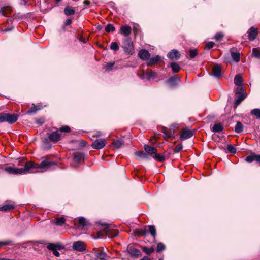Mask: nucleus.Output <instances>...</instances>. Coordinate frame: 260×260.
Instances as JSON below:
<instances>
[{"label": "nucleus", "mask_w": 260, "mask_h": 260, "mask_svg": "<svg viewBox=\"0 0 260 260\" xmlns=\"http://www.w3.org/2000/svg\"><path fill=\"white\" fill-rule=\"evenodd\" d=\"M55 165V162L49 161L48 159L42 160L40 163H35L32 161H28L25 164L24 168H16L12 167H7L5 168V170L10 174H26L40 172L38 170L39 169H42L44 171H46L47 169Z\"/></svg>", "instance_id": "1"}, {"label": "nucleus", "mask_w": 260, "mask_h": 260, "mask_svg": "<svg viewBox=\"0 0 260 260\" xmlns=\"http://www.w3.org/2000/svg\"><path fill=\"white\" fill-rule=\"evenodd\" d=\"M70 131L71 128L68 126L66 125L60 127L57 131L50 133L48 136L49 139L50 141L56 143L60 140L62 137V134L59 133V132L68 133Z\"/></svg>", "instance_id": "2"}, {"label": "nucleus", "mask_w": 260, "mask_h": 260, "mask_svg": "<svg viewBox=\"0 0 260 260\" xmlns=\"http://www.w3.org/2000/svg\"><path fill=\"white\" fill-rule=\"evenodd\" d=\"M18 118V115L16 114L0 113V122H7L12 124L15 122Z\"/></svg>", "instance_id": "3"}, {"label": "nucleus", "mask_w": 260, "mask_h": 260, "mask_svg": "<svg viewBox=\"0 0 260 260\" xmlns=\"http://www.w3.org/2000/svg\"><path fill=\"white\" fill-rule=\"evenodd\" d=\"M122 48L125 53L129 55L134 53L133 43L129 38H125L123 39Z\"/></svg>", "instance_id": "4"}, {"label": "nucleus", "mask_w": 260, "mask_h": 260, "mask_svg": "<svg viewBox=\"0 0 260 260\" xmlns=\"http://www.w3.org/2000/svg\"><path fill=\"white\" fill-rule=\"evenodd\" d=\"M47 248L49 250L52 251L54 255L58 257L60 254L57 251V250L62 249L64 247L59 244L50 243L47 246Z\"/></svg>", "instance_id": "5"}, {"label": "nucleus", "mask_w": 260, "mask_h": 260, "mask_svg": "<svg viewBox=\"0 0 260 260\" xmlns=\"http://www.w3.org/2000/svg\"><path fill=\"white\" fill-rule=\"evenodd\" d=\"M107 143L105 139H98L94 141L91 144V146L93 149H101L104 147Z\"/></svg>", "instance_id": "6"}, {"label": "nucleus", "mask_w": 260, "mask_h": 260, "mask_svg": "<svg viewBox=\"0 0 260 260\" xmlns=\"http://www.w3.org/2000/svg\"><path fill=\"white\" fill-rule=\"evenodd\" d=\"M72 248L76 251L81 252L85 250L86 246L83 242L78 241L73 243Z\"/></svg>", "instance_id": "7"}, {"label": "nucleus", "mask_w": 260, "mask_h": 260, "mask_svg": "<svg viewBox=\"0 0 260 260\" xmlns=\"http://www.w3.org/2000/svg\"><path fill=\"white\" fill-rule=\"evenodd\" d=\"M127 250L129 254L133 257L138 258L141 256L142 254L140 251L135 248L134 246H128Z\"/></svg>", "instance_id": "8"}, {"label": "nucleus", "mask_w": 260, "mask_h": 260, "mask_svg": "<svg viewBox=\"0 0 260 260\" xmlns=\"http://www.w3.org/2000/svg\"><path fill=\"white\" fill-rule=\"evenodd\" d=\"M193 135L192 131L187 129L186 128L182 129L180 134V139L181 140H186L191 138Z\"/></svg>", "instance_id": "9"}, {"label": "nucleus", "mask_w": 260, "mask_h": 260, "mask_svg": "<svg viewBox=\"0 0 260 260\" xmlns=\"http://www.w3.org/2000/svg\"><path fill=\"white\" fill-rule=\"evenodd\" d=\"M15 208L14 203L9 202L5 203L3 206L0 207V211L7 212L13 210Z\"/></svg>", "instance_id": "10"}, {"label": "nucleus", "mask_w": 260, "mask_h": 260, "mask_svg": "<svg viewBox=\"0 0 260 260\" xmlns=\"http://www.w3.org/2000/svg\"><path fill=\"white\" fill-rule=\"evenodd\" d=\"M248 39L250 41H253L255 40L258 35L257 29L254 27H251L248 30Z\"/></svg>", "instance_id": "11"}, {"label": "nucleus", "mask_w": 260, "mask_h": 260, "mask_svg": "<svg viewBox=\"0 0 260 260\" xmlns=\"http://www.w3.org/2000/svg\"><path fill=\"white\" fill-rule=\"evenodd\" d=\"M167 56L171 60H177L180 58V54L179 51L174 49L168 53Z\"/></svg>", "instance_id": "12"}, {"label": "nucleus", "mask_w": 260, "mask_h": 260, "mask_svg": "<svg viewBox=\"0 0 260 260\" xmlns=\"http://www.w3.org/2000/svg\"><path fill=\"white\" fill-rule=\"evenodd\" d=\"M132 32V28L131 27L127 25H122L120 28V33L126 37L128 36Z\"/></svg>", "instance_id": "13"}, {"label": "nucleus", "mask_w": 260, "mask_h": 260, "mask_svg": "<svg viewBox=\"0 0 260 260\" xmlns=\"http://www.w3.org/2000/svg\"><path fill=\"white\" fill-rule=\"evenodd\" d=\"M139 57L143 60H147L150 57V54L146 50H141L138 53Z\"/></svg>", "instance_id": "14"}, {"label": "nucleus", "mask_w": 260, "mask_h": 260, "mask_svg": "<svg viewBox=\"0 0 260 260\" xmlns=\"http://www.w3.org/2000/svg\"><path fill=\"white\" fill-rule=\"evenodd\" d=\"M245 160L249 162L255 160L257 162L260 163V155L252 153L250 155L247 156L245 158Z\"/></svg>", "instance_id": "15"}, {"label": "nucleus", "mask_w": 260, "mask_h": 260, "mask_svg": "<svg viewBox=\"0 0 260 260\" xmlns=\"http://www.w3.org/2000/svg\"><path fill=\"white\" fill-rule=\"evenodd\" d=\"M221 67L219 64L214 66L212 68V73L214 76L219 77L221 75Z\"/></svg>", "instance_id": "16"}, {"label": "nucleus", "mask_w": 260, "mask_h": 260, "mask_svg": "<svg viewBox=\"0 0 260 260\" xmlns=\"http://www.w3.org/2000/svg\"><path fill=\"white\" fill-rule=\"evenodd\" d=\"M95 256L100 260L108 259V256L107 255L106 253L102 251L97 252L95 253Z\"/></svg>", "instance_id": "17"}, {"label": "nucleus", "mask_w": 260, "mask_h": 260, "mask_svg": "<svg viewBox=\"0 0 260 260\" xmlns=\"http://www.w3.org/2000/svg\"><path fill=\"white\" fill-rule=\"evenodd\" d=\"M145 151L150 155L154 154L157 152V150L155 148L150 146L147 145L144 146Z\"/></svg>", "instance_id": "18"}, {"label": "nucleus", "mask_w": 260, "mask_h": 260, "mask_svg": "<svg viewBox=\"0 0 260 260\" xmlns=\"http://www.w3.org/2000/svg\"><path fill=\"white\" fill-rule=\"evenodd\" d=\"M161 57L159 55H156V56L151 58L148 61V66H150L153 65L154 64L157 63L160 60Z\"/></svg>", "instance_id": "19"}, {"label": "nucleus", "mask_w": 260, "mask_h": 260, "mask_svg": "<svg viewBox=\"0 0 260 260\" xmlns=\"http://www.w3.org/2000/svg\"><path fill=\"white\" fill-rule=\"evenodd\" d=\"M179 81H180V79L177 76H173L169 79L168 80V83L170 85L174 86L175 85L176 83Z\"/></svg>", "instance_id": "20"}, {"label": "nucleus", "mask_w": 260, "mask_h": 260, "mask_svg": "<svg viewBox=\"0 0 260 260\" xmlns=\"http://www.w3.org/2000/svg\"><path fill=\"white\" fill-rule=\"evenodd\" d=\"M146 228L147 229V233H150L153 237L155 238L156 235V231L155 226L153 225H150L146 226Z\"/></svg>", "instance_id": "21"}, {"label": "nucleus", "mask_w": 260, "mask_h": 260, "mask_svg": "<svg viewBox=\"0 0 260 260\" xmlns=\"http://www.w3.org/2000/svg\"><path fill=\"white\" fill-rule=\"evenodd\" d=\"M223 129V127L221 123H215L213 128L212 131L213 132H220Z\"/></svg>", "instance_id": "22"}, {"label": "nucleus", "mask_w": 260, "mask_h": 260, "mask_svg": "<svg viewBox=\"0 0 260 260\" xmlns=\"http://www.w3.org/2000/svg\"><path fill=\"white\" fill-rule=\"evenodd\" d=\"M12 12V8L9 6L3 7L1 9V12L4 16H7Z\"/></svg>", "instance_id": "23"}, {"label": "nucleus", "mask_w": 260, "mask_h": 260, "mask_svg": "<svg viewBox=\"0 0 260 260\" xmlns=\"http://www.w3.org/2000/svg\"><path fill=\"white\" fill-rule=\"evenodd\" d=\"M64 12L67 16H69L74 14L75 11L73 8L67 6L65 8Z\"/></svg>", "instance_id": "24"}, {"label": "nucleus", "mask_w": 260, "mask_h": 260, "mask_svg": "<svg viewBox=\"0 0 260 260\" xmlns=\"http://www.w3.org/2000/svg\"><path fill=\"white\" fill-rule=\"evenodd\" d=\"M84 154L82 153H78L76 154L74 157V160L78 163L80 162L84 159Z\"/></svg>", "instance_id": "25"}, {"label": "nucleus", "mask_w": 260, "mask_h": 260, "mask_svg": "<svg viewBox=\"0 0 260 260\" xmlns=\"http://www.w3.org/2000/svg\"><path fill=\"white\" fill-rule=\"evenodd\" d=\"M112 145L115 148H119L123 146V143L120 140H114L112 143Z\"/></svg>", "instance_id": "26"}, {"label": "nucleus", "mask_w": 260, "mask_h": 260, "mask_svg": "<svg viewBox=\"0 0 260 260\" xmlns=\"http://www.w3.org/2000/svg\"><path fill=\"white\" fill-rule=\"evenodd\" d=\"M243 128V124L241 122H237L235 127V132L237 133H240L242 132Z\"/></svg>", "instance_id": "27"}, {"label": "nucleus", "mask_w": 260, "mask_h": 260, "mask_svg": "<svg viewBox=\"0 0 260 260\" xmlns=\"http://www.w3.org/2000/svg\"><path fill=\"white\" fill-rule=\"evenodd\" d=\"M234 83L238 86H241L242 83V78L239 75H236L234 78Z\"/></svg>", "instance_id": "28"}, {"label": "nucleus", "mask_w": 260, "mask_h": 260, "mask_svg": "<svg viewBox=\"0 0 260 260\" xmlns=\"http://www.w3.org/2000/svg\"><path fill=\"white\" fill-rule=\"evenodd\" d=\"M66 222V219L64 217H61L57 218L54 222L56 225L58 226H62Z\"/></svg>", "instance_id": "29"}, {"label": "nucleus", "mask_w": 260, "mask_h": 260, "mask_svg": "<svg viewBox=\"0 0 260 260\" xmlns=\"http://www.w3.org/2000/svg\"><path fill=\"white\" fill-rule=\"evenodd\" d=\"M170 67H171L174 73L178 72L180 70V66L176 62H172L170 64Z\"/></svg>", "instance_id": "30"}, {"label": "nucleus", "mask_w": 260, "mask_h": 260, "mask_svg": "<svg viewBox=\"0 0 260 260\" xmlns=\"http://www.w3.org/2000/svg\"><path fill=\"white\" fill-rule=\"evenodd\" d=\"M245 98V96L244 94L239 96L235 102V107L236 108Z\"/></svg>", "instance_id": "31"}, {"label": "nucleus", "mask_w": 260, "mask_h": 260, "mask_svg": "<svg viewBox=\"0 0 260 260\" xmlns=\"http://www.w3.org/2000/svg\"><path fill=\"white\" fill-rule=\"evenodd\" d=\"M142 250L144 252L148 255L151 254L154 251V249L153 248H148L147 247H142Z\"/></svg>", "instance_id": "32"}, {"label": "nucleus", "mask_w": 260, "mask_h": 260, "mask_svg": "<svg viewBox=\"0 0 260 260\" xmlns=\"http://www.w3.org/2000/svg\"><path fill=\"white\" fill-rule=\"evenodd\" d=\"M252 115H254L257 119H260V109H254L250 112Z\"/></svg>", "instance_id": "33"}, {"label": "nucleus", "mask_w": 260, "mask_h": 260, "mask_svg": "<svg viewBox=\"0 0 260 260\" xmlns=\"http://www.w3.org/2000/svg\"><path fill=\"white\" fill-rule=\"evenodd\" d=\"M232 57L236 62H239L240 60V54L238 52H232Z\"/></svg>", "instance_id": "34"}, {"label": "nucleus", "mask_w": 260, "mask_h": 260, "mask_svg": "<svg viewBox=\"0 0 260 260\" xmlns=\"http://www.w3.org/2000/svg\"><path fill=\"white\" fill-rule=\"evenodd\" d=\"M40 109H41V107H39L38 108H37V106H35L34 104H32V106L30 107V108L27 111V113L30 114V113H35Z\"/></svg>", "instance_id": "35"}, {"label": "nucleus", "mask_w": 260, "mask_h": 260, "mask_svg": "<svg viewBox=\"0 0 260 260\" xmlns=\"http://www.w3.org/2000/svg\"><path fill=\"white\" fill-rule=\"evenodd\" d=\"M115 30L114 26L111 24H108L105 27V31L107 32H113Z\"/></svg>", "instance_id": "36"}, {"label": "nucleus", "mask_w": 260, "mask_h": 260, "mask_svg": "<svg viewBox=\"0 0 260 260\" xmlns=\"http://www.w3.org/2000/svg\"><path fill=\"white\" fill-rule=\"evenodd\" d=\"M252 54L255 57L257 58H260V51H259L258 49L256 48H253Z\"/></svg>", "instance_id": "37"}, {"label": "nucleus", "mask_w": 260, "mask_h": 260, "mask_svg": "<svg viewBox=\"0 0 260 260\" xmlns=\"http://www.w3.org/2000/svg\"><path fill=\"white\" fill-rule=\"evenodd\" d=\"M189 57L190 58H194L198 54V51L197 49H190L189 51Z\"/></svg>", "instance_id": "38"}, {"label": "nucleus", "mask_w": 260, "mask_h": 260, "mask_svg": "<svg viewBox=\"0 0 260 260\" xmlns=\"http://www.w3.org/2000/svg\"><path fill=\"white\" fill-rule=\"evenodd\" d=\"M110 48L114 51H117L119 50V47L117 43L112 42L110 45Z\"/></svg>", "instance_id": "39"}, {"label": "nucleus", "mask_w": 260, "mask_h": 260, "mask_svg": "<svg viewBox=\"0 0 260 260\" xmlns=\"http://www.w3.org/2000/svg\"><path fill=\"white\" fill-rule=\"evenodd\" d=\"M153 157L159 161H162L165 160V157L162 155L157 154V152L154 154Z\"/></svg>", "instance_id": "40"}, {"label": "nucleus", "mask_w": 260, "mask_h": 260, "mask_svg": "<svg viewBox=\"0 0 260 260\" xmlns=\"http://www.w3.org/2000/svg\"><path fill=\"white\" fill-rule=\"evenodd\" d=\"M79 224L82 226H85L87 224V222L84 218L80 217L79 218Z\"/></svg>", "instance_id": "41"}, {"label": "nucleus", "mask_w": 260, "mask_h": 260, "mask_svg": "<svg viewBox=\"0 0 260 260\" xmlns=\"http://www.w3.org/2000/svg\"><path fill=\"white\" fill-rule=\"evenodd\" d=\"M114 64H115L114 62H109V63H107V64H106L104 68H105L106 71H109L111 70L112 68L114 66Z\"/></svg>", "instance_id": "42"}, {"label": "nucleus", "mask_w": 260, "mask_h": 260, "mask_svg": "<svg viewBox=\"0 0 260 260\" xmlns=\"http://www.w3.org/2000/svg\"><path fill=\"white\" fill-rule=\"evenodd\" d=\"M165 249V245L162 243H159L157 246V252H159Z\"/></svg>", "instance_id": "43"}, {"label": "nucleus", "mask_w": 260, "mask_h": 260, "mask_svg": "<svg viewBox=\"0 0 260 260\" xmlns=\"http://www.w3.org/2000/svg\"><path fill=\"white\" fill-rule=\"evenodd\" d=\"M163 133L164 134V138L166 140H167L171 137V134L168 132V131L167 128L164 129Z\"/></svg>", "instance_id": "44"}, {"label": "nucleus", "mask_w": 260, "mask_h": 260, "mask_svg": "<svg viewBox=\"0 0 260 260\" xmlns=\"http://www.w3.org/2000/svg\"><path fill=\"white\" fill-rule=\"evenodd\" d=\"M228 150L229 152L234 154L236 153L237 151L236 149L232 145H228Z\"/></svg>", "instance_id": "45"}, {"label": "nucleus", "mask_w": 260, "mask_h": 260, "mask_svg": "<svg viewBox=\"0 0 260 260\" xmlns=\"http://www.w3.org/2000/svg\"><path fill=\"white\" fill-rule=\"evenodd\" d=\"M28 161H26L25 159L24 158H20L18 160L17 166H25V164ZM25 167H24V168Z\"/></svg>", "instance_id": "46"}, {"label": "nucleus", "mask_w": 260, "mask_h": 260, "mask_svg": "<svg viewBox=\"0 0 260 260\" xmlns=\"http://www.w3.org/2000/svg\"><path fill=\"white\" fill-rule=\"evenodd\" d=\"M223 37V34L222 32H218L217 33L215 37H214V38L216 40V41H220Z\"/></svg>", "instance_id": "47"}, {"label": "nucleus", "mask_w": 260, "mask_h": 260, "mask_svg": "<svg viewBox=\"0 0 260 260\" xmlns=\"http://www.w3.org/2000/svg\"><path fill=\"white\" fill-rule=\"evenodd\" d=\"M136 154L141 158H147V155L143 152L138 151L136 152Z\"/></svg>", "instance_id": "48"}, {"label": "nucleus", "mask_w": 260, "mask_h": 260, "mask_svg": "<svg viewBox=\"0 0 260 260\" xmlns=\"http://www.w3.org/2000/svg\"><path fill=\"white\" fill-rule=\"evenodd\" d=\"M182 149V145L181 144H178L175 148L174 152L175 153H178Z\"/></svg>", "instance_id": "49"}, {"label": "nucleus", "mask_w": 260, "mask_h": 260, "mask_svg": "<svg viewBox=\"0 0 260 260\" xmlns=\"http://www.w3.org/2000/svg\"><path fill=\"white\" fill-rule=\"evenodd\" d=\"M214 45V43L213 42H210L208 43L205 46V49H210L212 48Z\"/></svg>", "instance_id": "50"}, {"label": "nucleus", "mask_w": 260, "mask_h": 260, "mask_svg": "<svg viewBox=\"0 0 260 260\" xmlns=\"http://www.w3.org/2000/svg\"><path fill=\"white\" fill-rule=\"evenodd\" d=\"M147 229L146 228V227L144 228V229H142L141 230H140L138 231V234L140 235H144L147 234Z\"/></svg>", "instance_id": "51"}, {"label": "nucleus", "mask_w": 260, "mask_h": 260, "mask_svg": "<svg viewBox=\"0 0 260 260\" xmlns=\"http://www.w3.org/2000/svg\"><path fill=\"white\" fill-rule=\"evenodd\" d=\"M10 243V241H6L4 242L0 241V248L3 246L9 245Z\"/></svg>", "instance_id": "52"}, {"label": "nucleus", "mask_w": 260, "mask_h": 260, "mask_svg": "<svg viewBox=\"0 0 260 260\" xmlns=\"http://www.w3.org/2000/svg\"><path fill=\"white\" fill-rule=\"evenodd\" d=\"M45 122V119L44 118H41L40 119H37L36 120V122L37 123H39L40 124H42L44 123Z\"/></svg>", "instance_id": "53"}, {"label": "nucleus", "mask_w": 260, "mask_h": 260, "mask_svg": "<svg viewBox=\"0 0 260 260\" xmlns=\"http://www.w3.org/2000/svg\"><path fill=\"white\" fill-rule=\"evenodd\" d=\"M102 135V133L100 132H97L92 135V137H98Z\"/></svg>", "instance_id": "54"}, {"label": "nucleus", "mask_w": 260, "mask_h": 260, "mask_svg": "<svg viewBox=\"0 0 260 260\" xmlns=\"http://www.w3.org/2000/svg\"><path fill=\"white\" fill-rule=\"evenodd\" d=\"M148 76L151 77H155V73L152 71H150L149 73H148Z\"/></svg>", "instance_id": "55"}, {"label": "nucleus", "mask_w": 260, "mask_h": 260, "mask_svg": "<svg viewBox=\"0 0 260 260\" xmlns=\"http://www.w3.org/2000/svg\"><path fill=\"white\" fill-rule=\"evenodd\" d=\"M72 22V21L71 19H68L66 20V22H65V25H69L70 24H71Z\"/></svg>", "instance_id": "56"}, {"label": "nucleus", "mask_w": 260, "mask_h": 260, "mask_svg": "<svg viewBox=\"0 0 260 260\" xmlns=\"http://www.w3.org/2000/svg\"><path fill=\"white\" fill-rule=\"evenodd\" d=\"M117 234H118V231L116 230H114L113 231L112 236H113V237L116 236L117 235Z\"/></svg>", "instance_id": "57"}, {"label": "nucleus", "mask_w": 260, "mask_h": 260, "mask_svg": "<svg viewBox=\"0 0 260 260\" xmlns=\"http://www.w3.org/2000/svg\"><path fill=\"white\" fill-rule=\"evenodd\" d=\"M84 4L86 6H88L90 4V1L88 0H85L83 2Z\"/></svg>", "instance_id": "58"}, {"label": "nucleus", "mask_w": 260, "mask_h": 260, "mask_svg": "<svg viewBox=\"0 0 260 260\" xmlns=\"http://www.w3.org/2000/svg\"><path fill=\"white\" fill-rule=\"evenodd\" d=\"M87 142L85 141H84V140H82L81 142V144L84 146H86L87 145Z\"/></svg>", "instance_id": "59"}, {"label": "nucleus", "mask_w": 260, "mask_h": 260, "mask_svg": "<svg viewBox=\"0 0 260 260\" xmlns=\"http://www.w3.org/2000/svg\"><path fill=\"white\" fill-rule=\"evenodd\" d=\"M80 40L82 42H83V43H85L86 42V41L85 40V39H82V38H80Z\"/></svg>", "instance_id": "60"}, {"label": "nucleus", "mask_w": 260, "mask_h": 260, "mask_svg": "<svg viewBox=\"0 0 260 260\" xmlns=\"http://www.w3.org/2000/svg\"><path fill=\"white\" fill-rule=\"evenodd\" d=\"M62 0H54V1L56 3H58L59 2H60V1H61Z\"/></svg>", "instance_id": "61"}, {"label": "nucleus", "mask_w": 260, "mask_h": 260, "mask_svg": "<svg viewBox=\"0 0 260 260\" xmlns=\"http://www.w3.org/2000/svg\"><path fill=\"white\" fill-rule=\"evenodd\" d=\"M37 106V108H38L39 107H41L40 106Z\"/></svg>", "instance_id": "62"}, {"label": "nucleus", "mask_w": 260, "mask_h": 260, "mask_svg": "<svg viewBox=\"0 0 260 260\" xmlns=\"http://www.w3.org/2000/svg\"><path fill=\"white\" fill-rule=\"evenodd\" d=\"M159 260H163L162 259H159Z\"/></svg>", "instance_id": "63"}]
</instances>
